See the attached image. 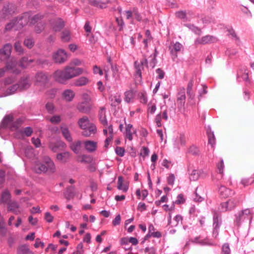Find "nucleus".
I'll use <instances>...</instances> for the list:
<instances>
[{
	"instance_id": "16",
	"label": "nucleus",
	"mask_w": 254,
	"mask_h": 254,
	"mask_svg": "<svg viewBox=\"0 0 254 254\" xmlns=\"http://www.w3.org/2000/svg\"><path fill=\"white\" fill-rule=\"evenodd\" d=\"M77 109L81 113L87 114L90 112L91 107L89 103L82 102L77 104Z\"/></svg>"
},
{
	"instance_id": "21",
	"label": "nucleus",
	"mask_w": 254,
	"mask_h": 254,
	"mask_svg": "<svg viewBox=\"0 0 254 254\" xmlns=\"http://www.w3.org/2000/svg\"><path fill=\"white\" fill-rule=\"evenodd\" d=\"M186 142V137L184 134H180L179 136H178L174 142V145L177 147L179 148L180 146H185Z\"/></svg>"
},
{
	"instance_id": "3",
	"label": "nucleus",
	"mask_w": 254,
	"mask_h": 254,
	"mask_svg": "<svg viewBox=\"0 0 254 254\" xmlns=\"http://www.w3.org/2000/svg\"><path fill=\"white\" fill-rule=\"evenodd\" d=\"M67 54L63 49H59L53 53L52 60L55 63L63 64L67 61Z\"/></svg>"
},
{
	"instance_id": "39",
	"label": "nucleus",
	"mask_w": 254,
	"mask_h": 254,
	"mask_svg": "<svg viewBox=\"0 0 254 254\" xmlns=\"http://www.w3.org/2000/svg\"><path fill=\"white\" fill-rule=\"evenodd\" d=\"M77 160L79 162L85 164H90L92 161V158L87 155H83L78 157Z\"/></svg>"
},
{
	"instance_id": "2",
	"label": "nucleus",
	"mask_w": 254,
	"mask_h": 254,
	"mask_svg": "<svg viewBox=\"0 0 254 254\" xmlns=\"http://www.w3.org/2000/svg\"><path fill=\"white\" fill-rule=\"evenodd\" d=\"M42 17V16L40 14H36L31 17L29 13H24L18 19H15L17 20L15 30L22 28L24 26L27 25L28 22H29L30 24H34L41 20Z\"/></svg>"
},
{
	"instance_id": "31",
	"label": "nucleus",
	"mask_w": 254,
	"mask_h": 254,
	"mask_svg": "<svg viewBox=\"0 0 254 254\" xmlns=\"http://www.w3.org/2000/svg\"><path fill=\"white\" fill-rule=\"evenodd\" d=\"M237 77L238 78L241 77L244 81H247L248 83L250 82L249 79L248 71L245 68H243V69H240L238 72Z\"/></svg>"
},
{
	"instance_id": "33",
	"label": "nucleus",
	"mask_w": 254,
	"mask_h": 254,
	"mask_svg": "<svg viewBox=\"0 0 254 254\" xmlns=\"http://www.w3.org/2000/svg\"><path fill=\"white\" fill-rule=\"evenodd\" d=\"M109 99L111 102V105L113 106L119 105L122 101L121 96L118 94L112 95Z\"/></svg>"
},
{
	"instance_id": "22",
	"label": "nucleus",
	"mask_w": 254,
	"mask_h": 254,
	"mask_svg": "<svg viewBox=\"0 0 254 254\" xmlns=\"http://www.w3.org/2000/svg\"><path fill=\"white\" fill-rule=\"evenodd\" d=\"M11 194L8 190H5L2 192L0 196V202L4 204H8L10 200Z\"/></svg>"
},
{
	"instance_id": "7",
	"label": "nucleus",
	"mask_w": 254,
	"mask_h": 254,
	"mask_svg": "<svg viewBox=\"0 0 254 254\" xmlns=\"http://www.w3.org/2000/svg\"><path fill=\"white\" fill-rule=\"evenodd\" d=\"M52 29L56 31H60L64 26L65 22L61 18L57 17L50 21Z\"/></svg>"
},
{
	"instance_id": "10",
	"label": "nucleus",
	"mask_w": 254,
	"mask_h": 254,
	"mask_svg": "<svg viewBox=\"0 0 254 254\" xmlns=\"http://www.w3.org/2000/svg\"><path fill=\"white\" fill-rule=\"evenodd\" d=\"M217 41V39L215 37L210 35H206L200 38L197 39L195 41V43L204 45L214 43Z\"/></svg>"
},
{
	"instance_id": "11",
	"label": "nucleus",
	"mask_w": 254,
	"mask_h": 254,
	"mask_svg": "<svg viewBox=\"0 0 254 254\" xmlns=\"http://www.w3.org/2000/svg\"><path fill=\"white\" fill-rule=\"evenodd\" d=\"M136 134V130L132 125L128 124L126 125V131L125 133L126 138H127L129 141L133 139V135Z\"/></svg>"
},
{
	"instance_id": "23",
	"label": "nucleus",
	"mask_w": 254,
	"mask_h": 254,
	"mask_svg": "<svg viewBox=\"0 0 254 254\" xmlns=\"http://www.w3.org/2000/svg\"><path fill=\"white\" fill-rule=\"evenodd\" d=\"M12 6V5L10 4L5 5L0 14V17L2 18H6L9 15L11 14L13 12L11 9Z\"/></svg>"
},
{
	"instance_id": "40",
	"label": "nucleus",
	"mask_w": 254,
	"mask_h": 254,
	"mask_svg": "<svg viewBox=\"0 0 254 254\" xmlns=\"http://www.w3.org/2000/svg\"><path fill=\"white\" fill-rule=\"evenodd\" d=\"M117 188L123 192H127L128 190V187L127 185H123V178L122 176L118 177Z\"/></svg>"
},
{
	"instance_id": "56",
	"label": "nucleus",
	"mask_w": 254,
	"mask_h": 254,
	"mask_svg": "<svg viewBox=\"0 0 254 254\" xmlns=\"http://www.w3.org/2000/svg\"><path fill=\"white\" fill-rule=\"evenodd\" d=\"M189 152L193 155H196L199 153V149L197 147L195 146H191L189 149Z\"/></svg>"
},
{
	"instance_id": "55",
	"label": "nucleus",
	"mask_w": 254,
	"mask_h": 254,
	"mask_svg": "<svg viewBox=\"0 0 254 254\" xmlns=\"http://www.w3.org/2000/svg\"><path fill=\"white\" fill-rule=\"evenodd\" d=\"M221 254H230V249L228 244H225L222 246Z\"/></svg>"
},
{
	"instance_id": "28",
	"label": "nucleus",
	"mask_w": 254,
	"mask_h": 254,
	"mask_svg": "<svg viewBox=\"0 0 254 254\" xmlns=\"http://www.w3.org/2000/svg\"><path fill=\"white\" fill-rule=\"evenodd\" d=\"M75 187L70 186L68 187L64 192V195L66 199L70 200L75 195Z\"/></svg>"
},
{
	"instance_id": "51",
	"label": "nucleus",
	"mask_w": 254,
	"mask_h": 254,
	"mask_svg": "<svg viewBox=\"0 0 254 254\" xmlns=\"http://www.w3.org/2000/svg\"><path fill=\"white\" fill-rule=\"evenodd\" d=\"M185 26L188 27L190 29L197 34L199 35L201 33L200 30L198 29L197 27L194 26L193 25L186 24Z\"/></svg>"
},
{
	"instance_id": "15",
	"label": "nucleus",
	"mask_w": 254,
	"mask_h": 254,
	"mask_svg": "<svg viewBox=\"0 0 254 254\" xmlns=\"http://www.w3.org/2000/svg\"><path fill=\"white\" fill-rule=\"evenodd\" d=\"M186 102L185 89L183 88L178 94L177 104L179 108L184 107Z\"/></svg>"
},
{
	"instance_id": "25",
	"label": "nucleus",
	"mask_w": 254,
	"mask_h": 254,
	"mask_svg": "<svg viewBox=\"0 0 254 254\" xmlns=\"http://www.w3.org/2000/svg\"><path fill=\"white\" fill-rule=\"evenodd\" d=\"M62 96L65 100L67 102H70L73 100L75 94L72 90L66 89L63 92Z\"/></svg>"
},
{
	"instance_id": "63",
	"label": "nucleus",
	"mask_w": 254,
	"mask_h": 254,
	"mask_svg": "<svg viewBox=\"0 0 254 254\" xmlns=\"http://www.w3.org/2000/svg\"><path fill=\"white\" fill-rule=\"evenodd\" d=\"M76 252L74 253L73 254H82L83 253V244L82 243L79 244L76 248Z\"/></svg>"
},
{
	"instance_id": "8",
	"label": "nucleus",
	"mask_w": 254,
	"mask_h": 254,
	"mask_svg": "<svg viewBox=\"0 0 254 254\" xmlns=\"http://www.w3.org/2000/svg\"><path fill=\"white\" fill-rule=\"evenodd\" d=\"M48 81V77L45 73H38L35 76V84L36 85L44 86Z\"/></svg>"
},
{
	"instance_id": "6",
	"label": "nucleus",
	"mask_w": 254,
	"mask_h": 254,
	"mask_svg": "<svg viewBox=\"0 0 254 254\" xmlns=\"http://www.w3.org/2000/svg\"><path fill=\"white\" fill-rule=\"evenodd\" d=\"M183 46L178 42L171 44L169 46V50L172 58L175 61L178 57V53L183 50Z\"/></svg>"
},
{
	"instance_id": "60",
	"label": "nucleus",
	"mask_w": 254,
	"mask_h": 254,
	"mask_svg": "<svg viewBox=\"0 0 254 254\" xmlns=\"http://www.w3.org/2000/svg\"><path fill=\"white\" fill-rule=\"evenodd\" d=\"M61 121L60 116H54L50 119V122L55 124H58Z\"/></svg>"
},
{
	"instance_id": "14",
	"label": "nucleus",
	"mask_w": 254,
	"mask_h": 254,
	"mask_svg": "<svg viewBox=\"0 0 254 254\" xmlns=\"http://www.w3.org/2000/svg\"><path fill=\"white\" fill-rule=\"evenodd\" d=\"M87 127L85 129H82L83 131L82 132V134L84 136L89 137L96 133L97 128L92 123Z\"/></svg>"
},
{
	"instance_id": "13",
	"label": "nucleus",
	"mask_w": 254,
	"mask_h": 254,
	"mask_svg": "<svg viewBox=\"0 0 254 254\" xmlns=\"http://www.w3.org/2000/svg\"><path fill=\"white\" fill-rule=\"evenodd\" d=\"M18 84L20 90H26L30 87L31 81L28 76L23 77L20 79Z\"/></svg>"
},
{
	"instance_id": "4",
	"label": "nucleus",
	"mask_w": 254,
	"mask_h": 254,
	"mask_svg": "<svg viewBox=\"0 0 254 254\" xmlns=\"http://www.w3.org/2000/svg\"><path fill=\"white\" fill-rule=\"evenodd\" d=\"M252 219V216L251 210L249 209H246L239 212L236 215V219L235 222L237 225H240V223L246 220H250Z\"/></svg>"
},
{
	"instance_id": "29",
	"label": "nucleus",
	"mask_w": 254,
	"mask_h": 254,
	"mask_svg": "<svg viewBox=\"0 0 254 254\" xmlns=\"http://www.w3.org/2000/svg\"><path fill=\"white\" fill-rule=\"evenodd\" d=\"M91 124L92 123H90L88 117L86 116L80 118L78 122V126L82 129L86 128V127H87Z\"/></svg>"
},
{
	"instance_id": "20",
	"label": "nucleus",
	"mask_w": 254,
	"mask_h": 254,
	"mask_svg": "<svg viewBox=\"0 0 254 254\" xmlns=\"http://www.w3.org/2000/svg\"><path fill=\"white\" fill-rule=\"evenodd\" d=\"M17 254H34V253L30 250L28 245H22L17 248Z\"/></svg>"
},
{
	"instance_id": "58",
	"label": "nucleus",
	"mask_w": 254,
	"mask_h": 254,
	"mask_svg": "<svg viewBox=\"0 0 254 254\" xmlns=\"http://www.w3.org/2000/svg\"><path fill=\"white\" fill-rule=\"evenodd\" d=\"M175 15L177 17L180 19H185L186 18V13L184 11H179L175 13Z\"/></svg>"
},
{
	"instance_id": "12",
	"label": "nucleus",
	"mask_w": 254,
	"mask_h": 254,
	"mask_svg": "<svg viewBox=\"0 0 254 254\" xmlns=\"http://www.w3.org/2000/svg\"><path fill=\"white\" fill-rule=\"evenodd\" d=\"M85 149L88 152L95 151L97 148V142L93 140H86L83 142Z\"/></svg>"
},
{
	"instance_id": "5",
	"label": "nucleus",
	"mask_w": 254,
	"mask_h": 254,
	"mask_svg": "<svg viewBox=\"0 0 254 254\" xmlns=\"http://www.w3.org/2000/svg\"><path fill=\"white\" fill-rule=\"evenodd\" d=\"M239 201L238 199L236 198L230 199L227 201L223 202L221 204V207L220 209L222 211L231 210L235 208Z\"/></svg>"
},
{
	"instance_id": "64",
	"label": "nucleus",
	"mask_w": 254,
	"mask_h": 254,
	"mask_svg": "<svg viewBox=\"0 0 254 254\" xmlns=\"http://www.w3.org/2000/svg\"><path fill=\"white\" fill-rule=\"evenodd\" d=\"M23 132L26 136H30L33 132V129L31 127H26L24 129Z\"/></svg>"
},
{
	"instance_id": "37",
	"label": "nucleus",
	"mask_w": 254,
	"mask_h": 254,
	"mask_svg": "<svg viewBox=\"0 0 254 254\" xmlns=\"http://www.w3.org/2000/svg\"><path fill=\"white\" fill-rule=\"evenodd\" d=\"M81 142L79 140L71 142L70 145V149L76 154L79 153Z\"/></svg>"
},
{
	"instance_id": "27",
	"label": "nucleus",
	"mask_w": 254,
	"mask_h": 254,
	"mask_svg": "<svg viewBox=\"0 0 254 254\" xmlns=\"http://www.w3.org/2000/svg\"><path fill=\"white\" fill-rule=\"evenodd\" d=\"M62 134L64 138L68 142H71L72 138L68 128L65 126H62L61 127Z\"/></svg>"
},
{
	"instance_id": "48",
	"label": "nucleus",
	"mask_w": 254,
	"mask_h": 254,
	"mask_svg": "<svg viewBox=\"0 0 254 254\" xmlns=\"http://www.w3.org/2000/svg\"><path fill=\"white\" fill-rule=\"evenodd\" d=\"M34 44V42L32 38H26L24 41V45L29 49L32 48Z\"/></svg>"
},
{
	"instance_id": "30",
	"label": "nucleus",
	"mask_w": 254,
	"mask_h": 254,
	"mask_svg": "<svg viewBox=\"0 0 254 254\" xmlns=\"http://www.w3.org/2000/svg\"><path fill=\"white\" fill-rule=\"evenodd\" d=\"M16 64L17 63L15 60H11L9 62L7 63L4 68L5 70L6 69L11 70L12 72L18 73L19 72V70H17V69L15 68Z\"/></svg>"
},
{
	"instance_id": "26",
	"label": "nucleus",
	"mask_w": 254,
	"mask_h": 254,
	"mask_svg": "<svg viewBox=\"0 0 254 254\" xmlns=\"http://www.w3.org/2000/svg\"><path fill=\"white\" fill-rule=\"evenodd\" d=\"M99 118L100 122L104 126H107L108 122L106 116V110L103 107H101L99 111Z\"/></svg>"
},
{
	"instance_id": "19",
	"label": "nucleus",
	"mask_w": 254,
	"mask_h": 254,
	"mask_svg": "<svg viewBox=\"0 0 254 254\" xmlns=\"http://www.w3.org/2000/svg\"><path fill=\"white\" fill-rule=\"evenodd\" d=\"M19 208V205L15 201H10L7 204L8 210L13 212L15 214H18L20 213Z\"/></svg>"
},
{
	"instance_id": "59",
	"label": "nucleus",
	"mask_w": 254,
	"mask_h": 254,
	"mask_svg": "<svg viewBox=\"0 0 254 254\" xmlns=\"http://www.w3.org/2000/svg\"><path fill=\"white\" fill-rule=\"evenodd\" d=\"M116 153L121 157H123L125 154V149L121 147H117L115 149Z\"/></svg>"
},
{
	"instance_id": "18",
	"label": "nucleus",
	"mask_w": 254,
	"mask_h": 254,
	"mask_svg": "<svg viewBox=\"0 0 254 254\" xmlns=\"http://www.w3.org/2000/svg\"><path fill=\"white\" fill-rule=\"evenodd\" d=\"M219 192L220 195L223 197H228L234 194L233 190L226 188L225 186H221L219 189Z\"/></svg>"
},
{
	"instance_id": "1",
	"label": "nucleus",
	"mask_w": 254,
	"mask_h": 254,
	"mask_svg": "<svg viewBox=\"0 0 254 254\" xmlns=\"http://www.w3.org/2000/svg\"><path fill=\"white\" fill-rule=\"evenodd\" d=\"M84 72L83 68L66 66L63 70H58L54 74L55 79L61 83H64L67 80L76 77Z\"/></svg>"
},
{
	"instance_id": "44",
	"label": "nucleus",
	"mask_w": 254,
	"mask_h": 254,
	"mask_svg": "<svg viewBox=\"0 0 254 254\" xmlns=\"http://www.w3.org/2000/svg\"><path fill=\"white\" fill-rule=\"evenodd\" d=\"M125 100L127 103H129L133 98L134 94L132 91H127L125 93Z\"/></svg>"
},
{
	"instance_id": "49",
	"label": "nucleus",
	"mask_w": 254,
	"mask_h": 254,
	"mask_svg": "<svg viewBox=\"0 0 254 254\" xmlns=\"http://www.w3.org/2000/svg\"><path fill=\"white\" fill-rule=\"evenodd\" d=\"M14 49L15 51L21 54L23 53V49L21 46V43L19 41L16 42L14 44Z\"/></svg>"
},
{
	"instance_id": "47",
	"label": "nucleus",
	"mask_w": 254,
	"mask_h": 254,
	"mask_svg": "<svg viewBox=\"0 0 254 254\" xmlns=\"http://www.w3.org/2000/svg\"><path fill=\"white\" fill-rule=\"evenodd\" d=\"M183 217L180 215H177L174 218V221L172 222V226H177L179 222H182Z\"/></svg>"
},
{
	"instance_id": "57",
	"label": "nucleus",
	"mask_w": 254,
	"mask_h": 254,
	"mask_svg": "<svg viewBox=\"0 0 254 254\" xmlns=\"http://www.w3.org/2000/svg\"><path fill=\"white\" fill-rule=\"evenodd\" d=\"M133 13L134 18L138 21H140L142 20V17L140 13L138 12L137 9L136 8H133Z\"/></svg>"
},
{
	"instance_id": "42",
	"label": "nucleus",
	"mask_w": 254,
	"mask_h": 254,
	"mask_svg": "<svg viewBox=\"0 0 254 254\" xmlns=\"http://www.w3.org/2000/svg\"><path fill=\"white\" fill-rule=\"evenodd\" d=\"M33 62V60H29L27 57H23L20 61V65L22 67H26Z\"/></svg>"
},
{
	"instance_id": "62",
	"label": "nucleus",
	"mask_w": 254,
	"mask_h": 254,
	"mask_svg": "<svg viewBox=\"0 0 254 254\" xmlns=\"http://www.w3.org/2000/svg\"><path fill=\"white\" fill-rule=\"evenodd\" d=\"M121 220V216L120 214H118V215L116 216L115 218L113 220L112 224L114 226L119 225L120 224Z\"/></svg>"
},
{
	"instance_id": "61",
	"label": "nucleus",
	"mask_w": 254,
	"mask_h": 254,
	"mask_svg": "<svg viewBox=\"0 0 254 254\" xmlns=\"http://www.w3.org/2000/svg\"><path fill=\"white\" fill-rule=\"evenodd\" d=\"M46 108L49 113H52L54 109L53 104L52 103H47L46 105Z\"/></svg>"
},
{
	"instance_id": "43",
	"label": "nucleus",
	"mask_w": 254,
	"mask_h": 254,
	"mask_svg": "<svg viewBox=\"0 0 254 254\" xmlns=\"http://www.w3.org/2000/svg\"><path fill=\"white\" fill-rule=\"evenodd\" d=\"M19 89V86L18 84H13L9 86L6 90V95H11L15 93V92Z\"/></svg>"
},
{
	"instance_id": "53",
	"label": "nucleus",
	"mask_w": 254,
	"mask_h": 254,
	"mask_svg": "<svg viewBox=\"0 0 254 254\" xmlns=\"http://www.w3.org/2000/svg\"><path fill=\"white\" fill-rule=\"evenodd\" d=\"M17 21V20H13L11 22L7 24L5 26V30H10L12 28H14L15 30V25L16 24V22Z\"/></svg>"
},
{
	"instance_id": "46",
	"label": "nucleus",
	"mask_w": 254,
	"mask_h": 254,
	"mask_svg": "<svg viewBox=\"0 0 254 254\" xmlns=\"http://www.w3.org/2000/svg\"><path fill=\"white\" fill-rule=\"evenodd\" d=\"M46 166L47 167V171L49 172L54 173L56 171L55 165L53 161L47 164Z\"/></svg>"
},
{
	"instance_id": "41",
	"label": "nucleus",
	"mask_w": 254,
	"mask_h": 254,
	"mask_svg": "<svg viewBox=\"0 0 254 254\" xmlns=\"http://www.w3.org/2000/svg\"><path fill=\"white\" fill-rule=\"evenodd\" d=\"M61 38L64 42L69 41L71 38L70 31L67 29L64 30L62 33Z\"/></svg>"
},
{
	"instance_id": "38",
	"label": "nucleus",
	"mask_w": 254,
	"mask_h": 254,
	"mask_svg": "<svg viewBox=\"0 0 254 254\" xmlns=\"http://www.w3.org/2000/svg\"><path fill=\"white\" fill-rule=\"evenodd\" d=\"M11 45L10 44H6L4 46L2 49L0 51V53L5 56V58L8 57L11 51Z\"/></svg>"
},
{
	"instance_id": "17",
	"label": "nucleus",
	"mask_w": 254,
	"mask_h": 254,
	"mask_svg": "<svg viewBox=\"0 0 254 254\" xmlns=\"http://www.w3.org/2000/svg\"><path fill=\"white\" fill-rule=\"evenodd\" d=\"M193 85V82L192 80H190L188 84L187 88V93L188 96H189L188 101L190 102L191 104H193V103L191 102V101L193 100L194 98L195 95L192 91V86Z\"/></svg>"
},
{
	"instance_id": "32",
	"label": "nucleus",
	"mask_w": 254,
	"mask_h": 254,
	"mask_svg": "<svg viewBox=\"0 0 254 254\" xmlns=\"http://www.w3.org/2000/svg\"><path fill=\"white\" fill-rule=\"evenodd\" d=\"M70 155V153L68 152L59 153L57 155V159L60 162L65 163L69 159Z\"/></svg>"
},
{
	"instance_id": "35",
	"label": "nucleus",
	"mask_w": 254,
	"mask_h": 254,
	"mask_svg": "<svg viewBox=\"0 0 254 254\" xmlns=\"http://www.w3.org/2000/svg\"><path fill=\"white\" fill-rule=\"evenodd\" d=\"M88 78L81 76L74 80V85L76 86H82L86 85L89 82Z\"/></svg>"
},
{
	"instance_id": "34",
	"label": "nucleus",
	"mask_w": 254,
	"mask_h": 254,
	"mask_svg": "<svg viewBox=\"0 0 254 254\" xmlns=\"http://www.w3.org/2000/svg\"><path fill=\"white\" fill-rule=\"evenodd\" d=\"M203 174L202 170H193L190 175V179L192 181H197Z\"/></svg>"
},
{
	"instance_id": "50",
	"label": "nucleus",
	"mask_w": 254,
	"mask_h": 254,
	"mask_svg": "<svg viewBox=\"0 0 254 254\" xmlns=\"http://www.w3.org/2000/svg\"><path fill=\"white\" fill-rule=\"evenodd\" d=\"M89 3L91 5L95 7H98L100 8H103L104 7V3H102L100 1L92 0L90 1Z\"/></svg>"
},
{
	"instance_id": "54",
	"label": "nucleus",
	"mask_w": 254,
	"mask_h": 254,
	"mask_svg": "<svg viewBox=\"0 0 254 254\" xmlns=\"http://www.w3.org/2000/svg\"><path fill=\"white\" fill-rule=\"evenodd\" d=\"M228 35L230 36V38L235 40H239V38L237 37L235 32L233 29L228 30Z\"/></svg>"
},
{
	"instance_id": "52",
	"label": "nucleus",
	"mask_w": 254,
	"mask_h": 254,
	"mask_svg": "<svg viewBox=\"0 0 254 254\" xmlns=\"http://www.w3.org/2000/svg\"><path fill=\"white\" fill-rule=\"evenodd\" d=\"M156 110V105L154 103H150L148 105V112L153 114Z\"/></svg>"
},
{
	"instance_id": "9",
	"label": "nucleus",
	"mask_w": 254,
	"mask_h": 254,
	"mask_svg": "<svg viewBox=\"0 0 254 254\" xmlns=\"http://www.w3.org/2000/svg\"><path fill=\"white\" fill-rule=\"evenodd\" d=\"M144 66H147V60L146 58L141 60L140 62L137 61L134 62L136 75L138 77L141 78V71L143 69Z\"/></svg>"
},
{
	"instance_id": "24",
	"label": "nucleus",
	"mask_w": 254,
	"mask_h": 254,
	"mask_svg": "<svg viewBox=\"0 0 254 254\" xmlns=\"http://www.w3.org/2000/svg\"><path fill=\"white\" fill-rule=\"evenodd\" d=\"M13 118L12 115H8L6 116L3 119L2 124L4 127H9L13 128Z\"/></svg>"
},
{
	"instance_id": "36",
	"label": "nucleus",
	"mask_w": 254,
	"mask_h": 254,
	"mask_svg": "<svg viewBox=\"0 0 254 254\" xmlns=\"http://www.w3.org/2000/svg\"><path fill=\"white\" fill-rule=\"evenodd\" d=\"M34 170L36 173L38 174L45 173L47 171L46 165L40 163H38L35 164L34 167Z\"/></svg>"
},
{
	"instance_id": "45",
	"label": "nucleus",
	"mask_w": 254,
	"mask_h": 254,
	"mask_svg": "<svg viewBox=\"0 0 254 254\" xmlns=\"http://www.w3.org/2000/svg\"><path fill=\"white\" fill-rule=\"evenodd\" d=\"M213 226H214V231L213 232V235H215V237L218 235V229L219 227V225L218 223V220L217 217L214 218V222H213Z\"/></svg>"
}]
</instances>
